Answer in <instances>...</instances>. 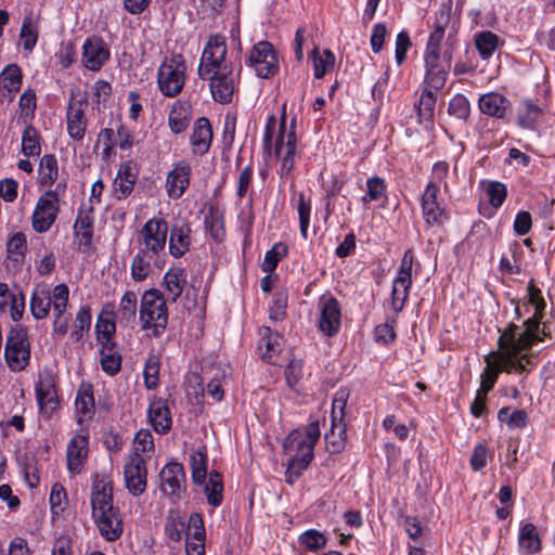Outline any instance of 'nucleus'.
Wrapping results in <instances>:
<instances>
[{"mask_svg":"<svg viewBox=\"0 0 555 555\" xmlns=\"http://www.w3.org/2000/svg\"><path fill=\"white\" fill-rule=\"evenodd\" d=\"M321 317L319 320L320 331L328 337L336 335L340 327V307L333 296L322 297L320 300Z\"/></svg>","mask_w":555,"mask_h":555,"instance_id":"obj_17","label":"nucleus"},{"mask_svg":"<svg viewBox=\"0 0 555 555\" xmlns=\"http://www.w3.org/2000/svg\"><path fill=\"white\" fill-rule=\"evenodd\" d=\"M204 485L208 503L215 507L219 506L222 502L223 491L221 475L218 472L212 470L209 474L208 481H205Z\"/></svg>","mask_w":555,"mask_h":555,"instance_id":"obj_39","label":"nucleus"},{"mask_svg":"<svg viewBox=\"0 0 555 555\" xmlns=\"http://www.w3.org/2000/svg\"><path fill=\"white\" fill-rule=\"evenodd\" d=\"M139 317L143 330H152L155 337L164 333L168 323V309L160 291L151 288L143 293Z\"/></svg>","mask_w":555,"mask_h":555,"instance_id":"obj_5","label":"nucleus"},{"mask_svg":"<svg viewBox=\"0 0 555 555\" xmlns=\"http://www.w3.org/2000/svg\"><path fill=\"white\" fill-rule=\"evenodd\" d=\"M190 124L186 109L182 106H173L169 114V126L172 132H183Z\"/></svg>","mask_w":555,"mask_h":555,"instance_id":"obj_50","label":"nucleus"},{"mask_svg":"<svg viewBox=\"0 0 555 555\" xmlns=\"http://www.w3.org/2000/svg\"><path fill=\"white\" fill-rule=\"evenodd\" d=\"M282 337L278 333H273L269 327L263 328V335L259 343V348H266L262 354L263 359L271 360V352L280 351V341Z\"/></svg>","mask_w":555,"mask_h":555,"instance_id":"obj_48","label":"nucleus"},{"mask_svg":"<svg viewBox=\"0 0 555 555\" xmlns=\"http://www.w3.org/2000/svg\"><path fill=\"white\" fill-rule=\"evenodd\" d=\"M149 417L155 431L165 434L171 427L170 412L167 405L158 400L150 405Z\"/></svg>","mask_w":555,"mask_h":555,"instance_id":"obj_32","label":"nucleus"},{"mask_svg":"<svg viewBox=\"0 0 555 555\" xmlns=\"http://www.w3.org/2000/svg\"><path fill=\"white\" fill-rule=\"evenodd\" d=\"M452 12V0H446L435 14L434 29L429 35L425 57L435 60L441 57L440 47L446 35V29L450 24Z\"/></svg>","mask_w":555,"mask_h":555,"instance_id":"obj_10","label":"nucleus"},{"mask_svg":"<svg viewBox=\"0 0 555 555\" xmlns=\"http://www.w3.org/2000/svg\"><path fill=\"white\" fill-rule=\"evenodd\" d=\"M167 292L168 299L176 302L177 299L182 295V292L186 285V273L182 268L169 269L163 282Z\"/></svg>","mask_w":555,"mask_h":555,"instance_id":"obj_28","label":"nucleus"},{"mask_svg":"<svg viewBox=\"0 0 555 555\" xmlns=\"http://www.w3.org/2000/svg\"><path fill=\"white\" fill-rule=\"evenodd\" d=\"M59 175L57 162L54 155L46 154L39 164V177L42 185L49 186L54 183Z\"/></svg>","mask_w":555,"mask_h":555,"instance_id":"obj_38","label":"nucleus"},{"mask_svg":"<svg viewBox=\"0 0 555 555\" xmlns=\"http://www.w3.org/2000/svg\"><path fill=\"white\" fill-rule=\"evenodd\" d=\"M470 105L463 94L454 95L448 107V113L459 119H466L469 116Z\"/></svg>","mask_w":555,"mask_h":555,"instance_id":"obj_54","label":"nucleus"},{"mask_svg":"<svg viewBox=\"0 0 555 555\" xmlns=\"http://www.w3.org/2000/svg\"><path fill=\"white\" fill-rule=\"evenodd\" d=\"M297 210L299 216L300 233L304 238H307V230L310 222L311 202L309 198H306L304 193L298 195Z\"/></svg>","mask_w":555,"mask_h":555,"instance_id":"obj_53","label":"nucleus"},{"mask_svg":"<svg viewBox=\"0 0 555 555\" xmlns=\"http://www.w3.org/2000/svg\"><path fill=\"white\" fill-rule=\"evenodd\" d=\"M88 453V440L83 435L73 437L67 447V467L70 473H80Z\"/></svg>","mask_w":555,"mask_h":555,"instance_id":"obj_26","label":"nucleus"},{"mask_svg":"<svg viewBox=\"0 0 555 555\" xmlns=\"http://www.w3.org/2000/svg\"><path fill=\"white\" fill-rule=\"evenodd\" d=\"M51 306V292L46 286H37L34 289L30 299V311L33 317L37 320L47 318Z\"/></svg>","mask_w":555,"mask_h":555,"instance_id":"obj_31","label":"nucleus"},{"mask_svg":"<svg viewBox=\"0 0 555 555\" xmlns=\"http://www.w3.org/2000/svg\"><path fill=\"white\" fill-rule=\"evenodd\" d=\"M498 347L496 351H491L485 357L487 365L481 374L478 390L487 395L496 383L500 372L511 373L516 371L522 373L526 371V364H529L532 358V354L528 353L530 347H521L515 336L511 337L509 334L501 332Z\"/></svg>","mask_w":555,"mask_h":555,"instance_id":"obj_1","label":"nucleus"},{"mask_svg":"<svg viewBox=\"0 0 555 555\" xmlns=\"http://www.w3.org/2000/svg\"><path fill=\"white\" fill-rule=\"evenodd\" d=\"M498 47V36L491 31H482L476 37V48L482 59H489Z\"/></svg>","mask_w":555,"mask_h":555,"instance_id":"obj_44","label":"nucleus"},{"mask_svg":"<svg viewBox=\"0 0 555 555\" xmlns=\"http://www.w3.org/2000/svg\"><path fill=\"white\" fill-rule=\"evenodd\" d=\"M412 42L408 33L401 31L396 40V62L398 65L402 64L406 57V52L411 48Z\"/></svg>","mask_w":555,"mask_h":555,"instance_id":"obj_63","label":"nucleus"},{"mask_svg":"<svg viewBox=\"0 0 555 555\" xmlns=\"http://www.w3.org/2000/svg\"><path fill=\"white\" fill-rule=\"evenodd\" d=\"M160 491L172 499H180L185 492L186 476L182 464L168 463L159 473Z\"/></svg>","mask_w":555,"mask_h":555,"instance_id":"obj_14","label":"nucleus"},{"mask_svg":"<svg viewBox=\"0 0 555 555\" xmlns=\"http://www.w3.org/2000/svg\"><path fill=\"white\" fill-rule=\"evenodd\" d=\"M137 314V295L132 291H128L120 299L116 318L120 324L125 326L134 322Z\"/></svg>","mask_w":555,"mask_h":555,"instance_id":"obj_34","label":"nucleus"},{"mask_svg":"<svg viewBox=\"0 0 555 555\" xmlns=\"http://www.w3.org/2000/svg\"><path fill=\"white\" fill-rule=\"evenodd\" d=\"M91 506L101 535L107 541L117 540L122 533V520L113 505L112 480L106 474H95L93 478Z\"/></svg>","mask_w":555,"mask_h":555,"instance_id":"obj_2","label":"nucleus"},{"mask_svg":"<svg viewBox=\"0 0 555 555\" xmlns=\"http://www.w3.org/2000/svg\"><path fill=\"white\" fill-rule=\"evenodd\" d=\"M212 140V130L207 118L201 117L196 120L193 133L190 138L195 154H205Z\"/></svg>","mask_w":555,"mask_h":555,"instance_id":"obj_27","label":"nucleus"},{"mask_svg":"<svg viewBox=\"0 0 555 555\" xmlns=\"http://www.w3.org/2000/svg\"><path fill=\"white\" fill-rule=\"evenodd\" d=\"M169 232V253L175 258L182 257L191 245V228L185 221L175 223Z\"/></svg>","mask_w":555,"mask_h":555,"instance_id":"obj_23","label":"nucleus"},{"mask_svg":"<svg viewBox=\"0 0 555 555\" xmlns=\"http://www.w3.org/2000/svg\"><path fill=\"white\" fill-rule=\"evenodd\" d=\"M109 51L100 38H88L82 47L81 63L90 70H99L108 60Z\"/></svg>","mask_w":555,"mask_h":555,"instance_id":"obj_19","label":"nucleus"},{"mask_svg":"<svg viewBox=\"0 0 555 555\" xmlns=\"http://www.w3.org/2000/svg\"><path fill=\"white\" fill-rule=\"evenodd\" d=\"M287 307V296L284 293H276L273 298V305L270 308V319L280 321L285 315Z\"/></svg>","mask_w":555,"mask_h":555,"instance_id":"obj_61","label":"nucleus"},{"mask_svg":"<svg viewBox=\"0 0 555 555\" xmlns=\"http://www.w3.org/2000/svg\"><path fill=\"white\" fill-rule=\"evenodd\" d=\"M191 166L188 162L181 160L169 171L166 180V190L171 198H179L190 184Z\"/></svg>","mask_w":555,"mask_h":555,"instance_id":"obj_21","label":"nucleus"},{"mask_svg":"<svg viewBox=\"0 0 555 555\" xmlns=\"http://www.w3.org/2000/svg\"><path fill=\"white\" fill-rule=\"evenodd\" d=\"M186 64L182 54L165 57L157 73V83L165 96L179 94L185 82Z\"/></svg>","mask_w":555,"mask_h":555,"instance_id":"obj_7","label":"nucleus"},{"mask_svg":"<svg viewBox=\"0 0 555 555\" xmlns=\"http://www.w3.org/2000/svg\"><path fill=\"white\" fill-rule=\"evenodd\" d=\"M93 212L94 208L92 205L87 208L81 206L78 210V216L74 224L76 236H80L83 240L85 245H88L93 236Z\"/></svg>","mask_w":555,"mask_h":555,"instance_id":"obj_30","label":"nucleus"},{"mask_svg":"<svg viewBox=\"0 0 555 555\" xmlns=\"http://www.w3.org/2000/svg\"><path fill=\"white\" fill-rule=\"evenodd\" d=\"M350 396L348 388H339L334 396L332 403V421L344 423L345 410Z\"/></svg>","mask_w":555,"mask_h":555,"instance_id":"obj_47","label":"nucleus"},{"mask_svg":"<svg viewBox=\"0 0 555 555\" xmlns=\"http://www.w3.org/2000/svg\"><path fill=\"white\" fill-rule=\"evenodd\" d=\"M137 181L135 165L124 163L114 180V194L117 199L126 198L133 190Z\"/></svg>","mask_w":555,"mask_h":555,"instance_id":"obj_25","label":"nucleus"},{"mask_svg":"<svg viewBox=\"0 0 555 555\" xmlns=\"http://www.w3.org/2000/svg\"><path fill=\"white\" fill-rule=\"evenodd\" d=\"M22 151L26 156H39L41 152L37 130L27 126L22 137Z\"/></svg>","mask_w":555,"mask_h":555,"instance_id":"obj_43","label":"nucleus"},{"mask_svg":"<svg viewBox=\"0 0 555 555\" xmlns=\"http://www.w3.org/2000/svg\"><path fill=\"white\" fill-rule=\"evenodd\" d=\"M134 455L153 451L154 441L153 436L149 429H141L135 434L134 440Z\"/></svg>","mask_w":555,"mask_h":555,"instance_id":"obj_57","label":"nucleus"},{"mask_svg":"<svg viewBox=\"0 0 555 555\" xmlns=\"http://www.w3.org/2000/svg\"><path fill=\"white\" fill-rule=\"evenodd\" d=\"M35 390L41 413L50 417L59 405L55 387L51 376L40 378L36 384Z\"/></svg>","mask_w":555,"mask_h":555,"instance_id":"obj_24","label":"nucleus"},{"mask_svg":"<svg viewBox=\"0 0 555 555\" xmlns=\"http://www.w3.org/2000/svg\"><path fill=\"white\" fill-rule=\"evenodd\" d=\"M169 227L162 218H152L145 222L138 234L141 250L156 258L165 251Z\"/></svg>","mask_w":555,"mask_h":555,"instance_id":"obj_8","label":"nucleus"},{"mask_svg":"<svg viewBox=\"0 0 555 555\" xmlns=\"http://www.w3.org/2000/svg\"><path fill=\"white\" fill-rule=\"evenodd\" d=\"M248 64L261 78L273 76L278 69V64L272 44L268 41H260L255 44L249 53Z\"/></svg>","mask_w":555,"mask_h":555,"instance_id":"obj_13","label":"nucleus"},{"mask_svg":"<svg viewBox=\"0 0 555 555\" xmlns=\"http://www.w3.org/2000/svg\"><path fill=\"white\" fill-rule=\"evenodd\" d=\"M82 106V101L72 98L67 107V131L69 137L76 141L82 140L86 133L87 119Z\"/></svg>","mask_w":555,"mask_h":555,"instance_id":"obj_22","label":"nucleus"},{"mask_svg":"<svg viewBox=\"0 0 555 555\" xmlns=\"http://www.w3.org/2000/svg\"><path fill=\"white\" fill-rule=\"evenodd\" d=\"M413 253L408 249L401 260L398 275L393 281L391 293V306L395 312L402 310L412 283Z\"/></svg>","mask_w":555,"mask_h":555,"instance_id":"obj_11","label":"nucleus"},{"mask_svg":"<svg viewBox=\"0 0 555 555\" xmlns=\"http://www.w3.org/2000/svg\"><path fill=\"white\" fill-rule=\"evenodd\" d=\"M157 259L154 255H149L143 250H139V253L133 257L131 263V276L135 282H141L145 280L151 271V262L153 259ZM157 260H155L156 262Z\"/></svg>","mask_w":555,"mask_h":555,"instance_id":"obj_37","label":"nucleus"},{"mask_svg":"<svg viewBox=\"0 0 555 555\" xmlns=\"http://www.w3.org/2000/svg\"><path fill=\"white\" fill-rule=\"evenodd\" d=\"M529 302L534 307V313L531 318L522 323V327L515 323H509L502 333L515 336L521 347H530L535 339H541L539 336V322L542 321L543 310L545 309V301L542 297L540 288H538L531 281L528 284ZM501 332V330H499Z\"/></svg>","mask_w":555,"mask_h":555,"instance_id":"obj_4","label":"nucleus"},{"mask_svg":"<svg viewBox=\"0 0 555 555\" xmlns=\"http://www.w3.org/2000/svg\"><path fill=\"white\" fill-rule=\"evenodd\" d=\"M100 354L102 370L111 376L116 375L121 367V356L116 349V344L114 341H102Z\"/></svg>","mask_w":555,"mask_h":555,"instance_id":"obj_29","label":"nucleus"},{"mask_svg":"<svg viewBox=\"0 0 555 555\" xmlns=\"http://www.w3.org/2000/svg\"><path fill=\"white\" fill-rule=\"evenodd\" d=\"M206 79L210 80L211 94L216 101L220 103L232 101L235 87L231 70H214Z\"/></svg>","mask_w":555,"mask_h":555,"instance_id":"obj_20","label":"nucleus"},{"mask_svg":"<svg viewBox=\"0 0 555 555\" xmlns=\"http://www.w3.org/2000/svg\"><path fill=\"white\" fill-rule=\"evenodd\" d=\"M285 108L281 117L280 135L275 143V154L282 159L281 170L283 173H288L294 167V157L296 152V133L294 126L291 130H285Z\"/></svg>","mask_w":555,"mask_h":555,"instance_id":"obj_15","label":"nucleus"},{"mask_svg":"<svg viewBox=\"0 0 555 555\" xmlns=\"http://www.w3.org/2000/svg\"><path fill=\"white\" fill-rule=\"evenodd\" d=\"M144 382L147 389H154L158 385L159 360L156 356L151 354L144 366Z\"/></svg>","mask_w":555,"mask_h":555,"instance_id":"obj_51","label":"nucleus"},{"mask_svg":"<svg viewBox=\"0 0 555 555\" xmlns=\"http://www.w3.org/2000/svg\"><path fill=\"white\" fill-rule=\"evenodd\" d=\"M4 359L13 372L25 370L30 360V343L27 328L23 325L11 327L7 335Z\"/></svg>","mask_w":555,"mask_h":555,"instance_id":"obj_6","label":"nucleus"},{"mask_svg":"<svg viewBox=\"0 0 555 555\" xmlns=\"http://www.w3.org/2000/svg\"><path fill=\"white\" fill-rule=\"evenodd\" d=\"M59 209L56 191H47L39 197L33 212V229L38 233L47 232L55 222Z\"/></svg>","mask_w":555,"mask_h":555,"instance_id":"obj_9","label":"nucleus"},{"mask_svg":"<svg viewBox=\"0 0 555 555\" xmlns=\"http://www.w3.org/2000/svg\"><path fill=\"white\" fill-rule=\"evenodd\" d=\"M22 85L21 68L11 64L4 68L0 76V86L9 92H17Z\"/></svg>","mask_w":555,"mask_h":555,"instance_id":"obj_42","label":"nucleus"},{"mask_svg":"<svg viewBox=\"0 0 555 555\" xmlns=\"http://www.w3.org/2000/svg\"><path fill=\"white\" fill-rule=\"evenodd\" d=\"M287 246L283 243H276L273 247L266 253L264 260L262 263V270L271 273L275 270L279 261L286 256Z\"/></svg>","mask_w":555,"mask_h":555,"instance_id":"obj_46","label":"nucleus"},{"mask_svg":"<svg viewBox=\"0 0 555 555\" xmlns=\"http://www.w3.org/2000/svg\"><path fill=\"white\" fill-rule=\"evenodd\" d=\"M485 192H486L489 203L494 208L500 207L503 204V202L505 201L506 195H507V190H506L505 184L498 182V181L490 182L487 185Z\"/></svg>","mask_w":555,"mask_h":555,"instance_id":"obj_52","label":"nucleus"},{"mask_svg":"<svg viewBox=\"0 0 555 555\" xmlns=\"http://www.w3.org/2000/svg\"><path fill=\"white\" fill-rule=\"evenodd\" d=\"M442 57H443L446 65H442L440 63L441 57H437L435 60L425 57V66H426L425 82L427 85L426 89L437 91V90H440L444 86L447 76H448V69L450 67L451 60H452V51L449 49L446 50L443 52Z\"/></svg>","mask_w":555,"mask_h":555,"instance_id":"obj_18","label":"nucleus"},{"mask_svg":"<svg viewBox=\"0 0 555 555\" xmlns=\"http://www.w3.org/2000/svg\"><path fill=\"white\" fill-rule=\"evenodd\" d=\"M184 530V522L179 517L170 515L166 521V533L167 537L172 541H180L182 539V532Z\"/></svg>","mask_w":555,"mask_h":555,"instance_id":"obj_62","label":"nucleus"},{"mask_svg":"<svg viewBox=\"0 0 555 555\" xmlns=\"http://www.w3.org/2000/svg\"><path fill=\"white\" fill-rule=\"evenodd\" d=\"M384 430L392 433L400 440H404L409 435L408 427L403 423L398 422L395 415L387 416L384 420Z\"/></svg>","mask_w":555,"mask_h":555,"instance_id":"obj_60","label":"nucleus"},{"mask_svg":"<svg viewBox=\"0 0 555 555\" xmlns=\"http://www.w3.org/2000/svg\"><path fill=\"white\" fill-rule=\"evenodd\" d=\"M125 482L128 491L137 496L142 494L146 488V465L141 455H133L125 465Z\"/></svg>","mask_w":555,"mask_h":555,"instance_id":"obj_16","label":"nucleus"},{"mask_svg":"<svg viewBox=\"0 0 555 555\" xmlns=\"http://www.w3.org/2000/svg\"><path fill=\"white\" fill-rule=\"evenodd\" d=\"M423 216L428 224L441 225L448 219V215L439 203L422 204Z\"/></svg>","mask_w":555,"mask_h":555,"instance_id":"obj_49","label":"nucleus"},{"mask_svg":"<svg viewBox=\"0 0 555 555\" xmlns=\"http://www.w3.org/2000/svg\"><path fill=\"white\" fill-rule=\"evenodd\" d=\"M192 480L196 485H204L207 479V455L203 451H194L190 455Z\"/></svg>","mask_w":555,"mask_h":555,"instance_id":"obj_40","label":"nucleus"},{"mask_svg":"<svg viewBox=\"0 0 555 555\" xmlns=\"http://www.w3.org/2000/svg\"><path fill=\"white\" fill-rule=\"evenodd\" d=\"M227 54L224 37L220 35L210 36L202 54L197 69L198 76L206 79L214 70L220 68Z\"/></svg>","mask_w":555,"mask_h":555,"instance_id":"obj_12","label":"nucleus"},{"mask_svg":"<svg viewBox=\"0 0 555 555\" xmlns=\"http://www.w3.org/2000/svg\"><path fill=\"white\" fill-rule=\"evenodd\" d=\"M519 546L527 554L532 555L540 551L541 542L538 535L537 527L527 522L520 528L518 537Z\"/></svg>","mask_w":555,"mask_h":555,"instance_id":"obj_35","label":"nucleus"},{"mask_svg":"<svg viewBox=\"0 0 555 555\" xmlns=\"http://www.w3.org/2000/svg\"><path fill=\"white\" fill-rule=\"evenodd\" d=\"M37 30L31 25V18L26 17L23 21L22 29H21V40L23 48L26 51H31L37 42Z\"/></svg>","mask_w":555,"mask_h":555,"instance_id":"obj_58","label":"nucleus"},{"mask_svg":"<svg viewBox=\"0 0 555 555\" xmlns=\"http://www.w3.org/2000/svg\"><path fill=\"white\" fill-rule=\"evenodd\" d=\"M299 542L308 550L317 552L325 546L326 538L320 531L311 529L299 537Z\"/></svg>","mask_w":555,"mask_h":555,"instance_id":"obj_55","label":"nucleus"},{"mask_svg":"<svg viewBox=\"0 0 555 555\" xmlns=\"http://www.w3.org/2000/svg\"><path fill=\"white\" fill-rule=\"evenodd\" d=\"M186 538L195 541H204L206 538L204 521L198 513H192L189 517V530Z\"/></svg>","mask_w":555,"mask_h":555,"instance_id":"obj_56","label":"nucleus"},{"mask_svg":"<svg viewBox=\"0 0 555 555\" xmlns=\"http://www.w3.org/2000/svg\"><path fill=\"white\" fill-rule=\"evenodd\" d=\"M479 108L483 114L502 118L506 111V100L495 92L483 94L479 99Z\"/></svg>","mask_w":555,"mask_h":555,"instance_id":"obj_33","label":"nucleus"},{"mask_svg":"<svg viewBox=\"0 0 555 555\" xmlns=\"http://www.w3.org/2000/svg\"><path fill=\"white\" fill-rule=\"evenodd\" d=\"M488 449L485 444H477L470 456V465L474 470H480L487 465Z\"/></svg>","mask_w":555,"mask_h":555,"instance_id":"obj_64","label":"nucleus"},{"mask_svg":"<svg viewBox=\"0 0 555 555\" xmlns=\"http://www.w3.org/2000/svg\"><path fill=\"white\" fill-rule=\"evenodd\" d=\"M75 405L79 413L87 414V413L91 412V410L94 405V399H93L91 386H88L86 388H80L78 390Z\"/></svg>","mask_w":555,"mask_h":555,"instance_id":"obj_59","label":"nucleus"},{"mask_svg":"<svg viewBox=\"0 0 555 555\" xmlns=\"http://www.w3.org/2000/svg\"><path fill=\"white\" fill-rule=\"evenodd\" d=\"M436 106V95L430 89H425L418 101V115L425 121H431Z\"/></svg>","mask_w":555,"mask_h":555,"instance_id":"obj_45","label":"nucleus"},{"mask_svg":"<svg viewBox=\"0 0 555 555\" xmlns=\"http://www.w3.org/2000/svg\"><path fill=\"white\" fill-rule=\"evenodd\" d=\"M326 449L330 453H339L346 446V425L332 421V428L325 434Z\"/></svg>","mask_w":555,"mask_h":555,"instance_id":"obj_36","label":"nucleus"},{"mask_svg":"<svg viewBox=\"0 0 555 555\" xmlns=\"http://www.w3.org/2000/svg\"><path fill=\"white\" fill-rule=\"evenodd\" d=\"M285 455H287V469L285 480L293 485L301 475L313 459V447L311 442L302 436L299 429L293 430L283 443Z\"/></svg>","mask_w":555,"mask_h":555,"instance_id":"obj_3","label":"nucleus"},{"mask_svg":"<svg viewBox=\"0 0 555 555\" xmlns=\"http://www.w3.org/2000/svg\"><path fill=\"white\" fill-rule=\"evenodd\" d=\"M312 61H313V69L314 77L317 79L323 78L327 70L334 67L335 56L331 50L326 49L322 54L319 53L315 48L312 51Z\"/></svg>","mask_w":555,"mask_h":555,"instance_id":"obj_41","label":"nucleus"}]
</instances>
